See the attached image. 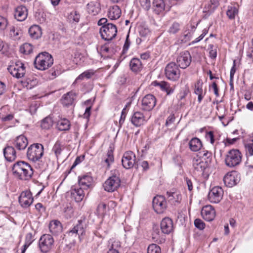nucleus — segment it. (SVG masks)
I'll use <instances>...</instances> for the list:
<instances>
[{
	"label": "nucleus",
	"instance_id": "f257e3e1",
	"mask_svg": "<svg viewBox=\"0 0 253 253\" xmlns=\"http://www.w3.org/2000/svg\"><path fill=\"white\" fill-rule=\"evenodd\" d=\"M12 171L15 177L24 180L30 179L33 174L31 166L24 161L15 163L12 167Z\"/></svg>",
	"mask_w": 253,
	"mask_h": 253
},
{
	"label": "nucleus",
	"instance_id": "f03ea898",
	"mask_svg": "<svg viewBox=\"0 0 253 253\" xmlns=\"http://www.w3.org/2000/svg\"><path fill=\"white\" fill-rule=\"evenodd\" d=\"M107 19L105 18L100 19L98 24L102 26L100 29V34L101 38L105 41H111L114 39L117 33L116 25L112 23H108Z\"/></svg>",
	"mask_w": 253,
	"mask_h": 253
},
{
	"label": "nucleus",
	"instance_id": "7ed1b4c3",
	"mask_svg": "<svg viewBox=\"0 0 253 253\" xmlns=\"http://www.w3.org/2000/svg\"><path fill=\"white\" fill-rule=\"evenodd\" d=\"M53 63V59L52 56L46 52L39 53L34 61L36 68L42 71L51 67Z\"/></svg>",
	"mask_w": 253,
	"mask_h": 253
},
{
	"label": "nucleus",
	"instance_id": "20e7f679",
	"mask_svg": "<svg viewBox=\"0 0 253 253\" xmlns=\"http://www.w3.org/2000/svg\"><path fill=\"white\" fill-rule=\"evenodd\" d=\"M43 146L40 143L31 145L28 148L27 156L28 159L33 162L39 161L43 155Z\"/></svg>",
	"mask_w": 253,
	"mask_h": 253
},
{
	"label": "nucleus",
	"instance_id": "39448f33",
	"mask_svg": "<svg viewBox=\"0 0 253 253\" xmlns=\"http://www.w3.org/2000/svg\"><path fill=\"white\" fill-rule=\"evenodd\" d=\"M121 185V179L118 171L115 170L112 175L104 183L103 187L106 191L113 192Z\"/></svg>",
	"mask_w": 253,
	"mask_h": 253
},
{
	"label": "nucleus",
	"instance_id": "423d86ee",
	"mask_svg": "<svg viewBox=\"0 0 253 253\" xmlns=\"http://www.w3.org/2000/svg\"><path fill=\"white\" fill-rule=\"evenodd\" d=\"M242 157V154L238 150H231L228 152L226 156L225 164L230 168L235 167L241 163Z\"/></svg>",
	"mask_w": 253,
	"mask_h": 253
},
{
	"label": "nucleus",
	"instance_id": "0eeeda50",
	"mask_svg": "<svg viewBox=\"0 0 253 253\" xmlns=\"http://www.w3.org/2000/svg\"><path fill=\"white\" fill-rule=\"evenodd\" d=\"M54 239L49 234L41 236L39 242V248L42 252L46 253L50 251L54 246Z\"/></svg>",
	"mask_w": 253,
	"mask_h": 253
},
{
	"label": "nucleus",
	"instance_id": "6e6552de",
	"mask_svg": "<svg viewBox=\"0 0 253 253\" xmlns=\"http://www.w3.org/2000/svg\"><path fill=\"white\" fill-rule=\"evenodd\" d=\"M165 75L169 80L173 81H177L180 75L178 66L174 62L169 63L165 68Z\"/></svg>",
	"mask_w": 253,
	"mask_h": 253
},
{
	"label": "nucleus",
	"instance_id": "1a4fd4ad",
	"mask_svg": "<svg viewBox=\"0 0 253 253\" xmlns=\"http://www.w3.org/2000/svg\"><path fill=\"white\" fill-rule=\"evenodd\" d=\"M152 205L155 212L159 214L163 213L167 207L165 198L161 195H158L153 198Z\"/></svg>",
	"mask_w": 253,
	"mask_h": 253
},
{
	"label": "nucleus",
	"instance_id": "9d476101",
	"mask_svg": "<svg viewBox=\"0 0 253 253\" xmlns=\"http://www.w3.org/2000/svg\"><path fill=\"white\" fill-rule=\"evenodd\" d=\"M9 72L16 78H21L25 74L24 65L20 61L16 62L14 64L10 65L7 68Z\"/></svg>",
	"mask_w": 253,
	"mask_h": 253
},
{
	"label": "nucleus",
	"instance_id": "9b49d317",
	"mask_svg": "<svg viewBox=\"0 0 253 253\" xmlns=\"http://www.w3.org/2000/svg\"><path fill=\"white\" fill-rule=\"evenodd\" d=\"M223 193V190L221 187H213L209 192L208 199L211 203H218L222 199Z\"/></svg>",
	"mask_w": 253,
	"mask_h": 253
},
{
	"label": "nucleus",
	"instance_id": "f8f14e48",
	"mask_svg": "<svg viewBox=\"0 0 253 253\" xmlns=\"http://www.w3.org/2000/svg\"><path fill=\"white\" fill-rule=\"evenodd\" d=\"M177 66L182 69H186L191 62V56L189 51L185 50L181 52L177 56Z\"/></svg>",
	"mask_w": 253,
	"mask_h": 253
},
{
	"label": "nucleus",
	"instance_id": "ddd939ff",
	"mask_svg": "<svg viewBox=\"0 0 253 253\" xmlns=\"http://www.w3.org/2000/svg\"><path fill=\"white\" fill-rule=\"evenodd\" d=\"M156 104V99L151 94L146 95L141 100V108L143 110L149 111L152 110Z\"/></svg>",
	"mask_w": 253,
	"mask_h": 253
},
{
	"label": "nucleus",
	"instance_id": "4468645a",
	"mask_svg": "<svg viewBox=\"0 0 253 253\" xmlns=\"http://www.w3.org/2000/svg\"><path fill=\"white\" fill-rule=\"evenodd\" d=\"M135 163V155L132 151H127L124 154L122 159V165L126 169L133 167Z\"/></svg>",
	"mask_w": 253,
	"mask_h": 253
},
{
	"label": "nucleus",
	"instance_id": "2eb2a0df",
	"mask_svg": "<svg viewBox=\"0 0 253 253\" xmlns=\"http://www.w3.org/2000/svg\"><path fill=\"white\" fill-rule=\"evenodd\" d=\"M34 199L30 191H23L19 197V202L23 208L29 207L33 202Z\"/></svg>",
	"mask_w": 253,
	"mask_h": 253
},
{
	"label": "nucleus",
	"instance_id": "dca6fc26",
	"mask_svg": "<svg viewBox=\"0 0 253 253\" xmlns=\"http://www.w3.org/2000/svg\"><path fill=\"white\" fill-rule=\"evenodd\" d=\"M208 163L201 157L198 156L194 157L193 159V167L195 171L200 173H203L208 167Z\"/></svg>",
	"mask_w": 253,
	"mask_h": 253
},
{
	"label": "nucleus",
	"instance_id": "f3484780",
	"mask_svg": "<svg viewBox=\"0 0 253 253\" xmlns=\"http://www.w3.org/2000/svg\"><path fill=\"white\" fill-rule=\"evenodd\" d=\"M160 227L163 233L169 234L173 230V221L169 217H165L161 222Z\"/></svg>",
	"mask_w": 253,
	"mask_h": 253
},
{
	"label": "nucleus",
	"instance_id": "a211bd4d",
	"mask_svg": "<svg viewBox=\"0 0 253 253\" xmlns=\"http://www.w3.org/2000/svg\"><path fill=\"white\" fill-rule=\"evenodd\" d=\"M201 215L205 220L211 221L215 216V211L211 205H207L202 208Z\"/></svg>",
	"mask_w": 253,
	"mask_h": 253
},
{
	"label": "nucleus",
	"instance_id": "6ab92c4d",
	"mask_svg": "<svg viewBox=\"0 0 253 253\" xmlns=\"http://www.w3.org/2000/svg\"><path fill=\"white\" fill-rule=\"evenodd\" d=\"M130 121L134 126L139 127L145 124L147 120L143 113L139 111H136L131 116Z\"/></svg>",
	"mask_w": 253,
	"mask_h": 253
},
{
	"label": "nucleus",
	"instance_id": "aec40b11",
	"mask_svg": "<svg viewBox=\"0 0 253 253\" xmlns=\"http://www.w3.org/2000/svg\"><path fill=\"white\" fill-rule=\"evenodd\" d=\"M223 181L227 186L232 187L238 182L239 177L235 172H232L224 176Z\"/></svg>",
	"mask_w": 253,
	"mask_h": 253
},
{
	"label": "nucleus",
	"instance_id": "412c9836",
	"mask_svg": "<svg viewBox=\"0 0 253 253\" xmlns=\"http://www.w3.org/2000/svg\"><path fill=\"white\" fill-rule=\"evenodd\" d=\"M14 17L17 21H23L26 19L28 15L27 8L23 5L16 7L14 10Z\"/></svg>",
	"mask_w": 253,
	"mask_h": 253
},
{
	"label": "nucleus",
	"instance_id": "4be33fe9",
	"mask_svg": "<svg viewBox=\"0 0 253 253\" xmlns=\"http://www.w3.org/2000/svg\"><path fill=\"white\" fill-rule=\"evenodd\" d=\"M13 144L18 150L21 151L24 150L27 147L28 141L24 135H20L15 138Z\"/></svg>",
	"mask_w": 253,
	"mask_h": 253
},
{
	"label": "nucleus",
	"instance_id": "5701e85b",
	"mask_svg": "<svg viewBox=\"0 0 253 253\" xmlns=\"http://www.w3.org/2000/svg\"><path fill=\"white\" fill-rule=\"evenodd\" d=\"M70 192L71 198L76 202L82 201L85 196V193L82 188L71 189Z\"/></svg>",
	"mask_w": 253,
	"mask_h": 253
},
{
	"label": "nucleus",
	"instance_id": "b1692460",
	"mask_svg": "<svg viewBox=\"0 0 253 253\" xmlns=\"http://www.w3.org/2000/svg\"><path fill=\"white\" fill-rule=\"evenodd\" d=\"M203 83L202 80H198L195 84L194 93L198 95V101L200 103L201 102L206 91L204 92L203 89Z\"/></svg>",
	"mask_w": 253,
	"mask_h": 253
},
{
	"label": "nucleus",
	"instance_id": "393cba45",
	"mask_svg": "<svg viewBox=\"0 0 253 253\" xmlns=\"http://www.w3.org/2000/svg\"><path fill=\"white\" fill-rule=\"evenodd\" d=\"M76 93L72 91L64 94L62 99V103L64 106H68L73 104L75 99H76Z\"/></svg>",
	"mask_w": 253,
	"mask_h": 253
},
{
	"label": "nucleus",
	"instance_id": "a878e982",
	"mask_svg": "<svg viewBox=\"0 0 253 253\" xmlns=\"http://www.w3.org/2000/svg\"><path fill=\"white\" fill-rule=\"evenodd\" d=\"M5 159L9 162L14 161L16 158V151L12 146H7L3 149Z\"/></svg>",
	"mask_w": 253,
	"mask_h": 253
},
{
	"label": "nucleus",
	"instance_id": "bb28decb",
	"mask_svg": "<svg viewBox=\"0 0 253 253\" xmlns=\"http://www.w3.org/2000/svg\"><path fill=\"white\" fill-rule=\"evenodd\" d=\"M153 84L154 85L159 86L163 90L166 91L168 95L172 94L175 89L174 85L171 86L169 84L166 82H154Z\"/></svg>",
	"mask_w": 253,
	"mask_h": 253
},
{
	"label": "nucleus",
	"instance_id": "cd10ccee",
	"mask_svg": "<svg viewBox=\"0 0 253 253\" xmlns=\"http://www.w3.org/2000/svg\"><path fill=\"white\" fill-rule=\"evenodd\" d=\"M92 181L91 176L89 175H84L81 177H79V184L83 189H87L90 185Z\"/></svg>",
	"mask_w": 253,
	"mask_h": 253
},
{
	"label": "nucleus",
	"instance_id": "c85d7f7f",
	"mask_svg": "<svg viewBox=\"0 0 253 253\" xmlns=\"http://www.w3.org/2000/svg\"><path fill=\"white\" fill-rule=\"evenodd\" d=\"M121 14V10L117 5L110 7L108 11V16L111 20L118 19Z\"/></svg>",
	"mask_w": 253,
	"mask_h": 253
},
{
	"label": "nucleus",
	"instance_id": "c756f323",
	"mask_svg": "<svg viewBox=\"0 0 253 253\" xmlns=\"http://www.w3.org/2000/svg\"><path fill=\"white\" fill-rule=\"evenodd\" d=\"M50 232L54 235H57L62 230V224L59 221L53 220L50 222L49 225Z\"/></svg>",
	"mask_w": 253,
	"mask_h": 253
},
{
	"label": "nucleus",
	"instance_id": "7c9ffc66",
	"mask_svg": "<svg viewBox=\"0 0 253 253\" xmlns=\"http://www.w3.org/2000/svg\"><path fill=\"white\" fill-rule=\"evenodd\" d=\"M29 33L32 38L38 39L40 38L42 35L41 28L38 25H33L29 28Z\"/></svg>",
	"mask_w": 253,
	"mask_h": 253
},
{
	"label": "nucleus",
	"instance_id": "2f4dec72",
	"mask_svg": "<svg viewBox=\"0 0 253 253\" xmlns=\"http://www.w3.org/2000/svg\"><path fill=\"white\" fill-rule=\"evenodd\" d=\"M87 9L89 13L95 15L100 11V3L96 1H91L87 4Z\"/></svg>",
	"mask_w": 253,
	"mask_h": 253
},
{
	"label": "nucleus",
	"instance_id": "473e14b6",
	"mask_svg": "<svg viewBox=\"0 0 253 253\" xmlns=\"http://www.w3.org/2000/svg\"><path fill=\"white\" fill-rule=\"evenodd\" d=\"M56 126L57 129L60 131H67L70 128L71 123L68 119L62 118L57 122Z\"/></svg>",
	"mask_w": 253,
	"mask_h": 253
},
{
	"label": "nucleus",
	"instance_id": "72a5a7b5",
	"mask_svg": "<svg viewBox=\"0 0 253 253\" xmlns=\"http://www.w3.org/2000/svg\"><path fill=\"white\" fill-rule=\"evenodd\" d=\"M219 4V1L217 0H210L205 5L204 12L211 14L218 6Z\"/></svg>",
	"mask_w": 253,
	"mask_h": 253
},
{
	"label": "nucleus",
	"instance_id": "f704fd0d",
	"mask_svg": "<svg viewBox=\"0 0 253 253\" xmlns=\"http://www.w3.org/2000/svg\"><path fill=\"white\" fill-rule=\"evenodd\" d=\"M153 5L154 12L160 14L165 10V4L163 0H154Z\"/></svg>",
	"mask_w": 253,
	"mask_h": 253
},
{
	"label": "nucleus",
	"instance_id": "c9c22d12",
	"mask_svg": "<svg viewBox=\"0 0 253 253\" xmlns=\"http://www.w3.org/2000/svg\"><path fill=\"white\" fill-rule=\"evenodd\" d=\"M131 70L134 72H138L142 69V64L140 59L136 58H132L129 63Z\"/></svg>",
	"mask_w": 253,
	"mask_h": 253
},
{
	"label": "nucleus",
	"instance_id": "e433bc0d",
	"mask_svg": "<svg viewBox=\"0 0 253 253\" xmlns=\"http://www.w3.org/2000/svg\"><path fill=\"white\" fill-rule=\"evenodd\" d=\"M84 233V229L81 220L78 221V223L73 227V228L69 231V234H75L79 236L83 235Z\"/></svg>",
	"mask_w": 253,
	"mask_h": 253
},
{
	"label": "nucleus",
	"instance_id": "4c0bfd02",
	"mask_svg": "<svg viewBox=\"0 0 253 253\" xmlns=\"http://www.w3.org/2000/svg\"><path fill=\"white\" fill-rule=\"evenodd\" d=\"M189 145L190 149L194 152H197L199 151L200 150L202 146L201 140L197 137L192 138L189 141Z\"/></svg>",
	"mask_w": 253,
	"mask_h": 253
},
{
	"label": "nucleus",
	"instance_id": "58836bf2",
	"mask_svg": "<svg viewBox=\"0 0 253 253\" xmlns=\"http://www.w3.org/2000/svg\"><path fill=\"white\" fill-rule=\"evenodd\" d=\"M169 200L173 204L180 203L181 200V195L177 192H169L167 193Z\"/></svg>",
	"mask_w": 253,
	"mask_h": 253
},
{
	"label": "nucleus",
	"instance_id": "ea45409f",
	"mask_svg": "<svg viewBox=\"0 0 253 253\" xmlns=\"http://www.w3.org/2000/svg\"><path fill=\"white\" fill-rule=\"evenodd\" d=\"M95 72L92 69L86 70L82 74H81L76 79L74 84L78 82L79 81H82L84 79H89L94 75Z\"/></svg>",
	"mask_w": 253,
	"mask_h": 253
},
{
	"label": "nucleus",
	"instance_id": "a19ab883",
	"mask_svg": "<svg viewBox=\"0 0 253 253\" xmlns=\"http://www.w3.org/2000/svg\"><path fill=\"white\" fill-rule=\"evenodd\" d=\"M53 124V121L50 116L46 117L41 121V126L42 129H48Z\"/></svg>",
	"mask_w": 253,
	"mask_h": 253
},
{
	"label": "nucleus",
	"instance_id": "79ce46f5",
	"mask_svg": "<svg viewBox=\"0 0 253 253\" xmlns=\"http://www.w3.org/2000/svg\"><path fill=\"white\" fill-rule=\"evenodd\" d=\"M33 47L32 45L29 43H25L20 47V51L21 53L25 54H30L33 52Z\"/></svg>",
	"mask_w": 253,
	"mask_h": 253
},
{
	"label": "nucleus",
	"instance_id": "37998d69",
	"mask_svg": "<svg viewBox=\"0 0 253 253\" xmlns=\"http://www.w3.org/2000/svg\"><path fill=\"white\" fill-rule=\"evenodd\" d=\"M68 20L75 23H77L79 22L80 19V13L76 10L71 11L68 16Z\"/></svg>",
	"mask_w": 253,
	"mask_h": 253
},
{
	"label": "nucleus",
	"instance_id": "c03bdc74",
	"mask_svg": "<svg viewBox=\"0 0 253 253\" xmlns=\"http://www.w3.org/2000/svg\"><path fill=\"white\" fill-rule=\"evenodd\" d=\"M33 241L34 239L32 234L31 233L27 234L25 237V243L23 247L21 253H25L27 248L32 244Z\"/></svg>",
	"mask_w": 253,
	"mask_h": 253
},
{
	"label": "nucleus",
	"instance_id": "a18cd8bd",
	"mask_svg": "<svg viewBox=\"0 0 253 253\" xmlns=\"http://www.w3.org/2000/svg\"><path fill=\"white\" fill-rule=\"evenodd\" d=\"M238 12V10L235 6H229L226 11V14L229 19H233L235 16L237 15Z\"/></svg>",
	"mask_w": 253,
	"mask_h": 253
},
{
	"label": "nucleus",
	"instance_id": "49530a36",
	"mask_svg": "<svg viewBox=\"0 0 253 253\" xmlns=\"http://www.w3.org/2000/svg\"><path fill=\"white\" fill-rule=\"evenodd\" d=\"M63 149L64 146L61 145L60 142L57 141L54 145L52 151L54 152L56 157L58 158Z\"/></svg>",
	"mask_w": 253,
	"mask_h": 253
},
{
	"label": "nucleus",
	"instance_id": "de8ad7c7",
	"mask_svg": "<svg viewBox=\"0 0 253 253\" xmlns=\"http://www.w3.org/2000/svg\"><path fill=\"white\" fill-rule=\"evenodd\" d=\"M26 83L27 88L31 89L38 84V80L36 77H30L26 79Z\"/></svg>",
	"mask_w": 253,
	"mask_h": 253
},
{
	"label": "nucleus",
	"instance_id": "09e8293b",
	"mask_svg": "<svg viewBox=\"0 0 253 253\" xmlns=\"http://www.w3.org/2000/svg\"><path fill=\"white\" fill-rule=\"evenodd\" d=\"M139 35L141 37V39H139L140 41L144 40L145 39L150 35V30L148 28L144 27H141L139 28Z\"/></svg>",
	"mask_w": 253,
	"mask_h": 253
},
{
	"label": "nucleus",
	"instance_id": "8fccbe9b",
	"mask_svg": "<svg viewBox=\"0 0 253 253\" xmlns=\"http://www.w3.org/2000/svg\"><path fill=\"white\" fill-rule=\"evenodd\" d=\"M107 157L104 159V162L106 164L107 167L109 168L110 165L114 162L113 153L111 149L108 150Z\"/></svg>",
	"mask_w": 253,
	"mask_h": 253
},
{
	"label": "nucleus",
	"instance_id": "3c124183",
	"mask_svg": "<svg viewBox=\"0 0 253 253\" xmlns=\"http://www.w3.org/2000/svg\"><path fill=\"white\" fill-rule=\"evenodd\" d=\"M97 212L99 215L104 216L107 212V206L105 203H102L98 205Z\"/></svg>",
	"mask_w": 253,
	"mask_h": 253
},
{
	"label": "nucleus",
	"instance_id": "603ef678",
	"mask_svg": "<svg viewBox=\"0 0 253 253\" xmlns=\"http://www.w3.org/2000/svg\"><path fill=\"white\" fill-rule=\"evenodd\" d=\"M147 253H161V250L159 246L152 244L148 247Z\"/></svg>",
	"mask_w": 253,
	"mask_h": 253
},
{
	"label": "nucleus",
	"instance_id": "864d4df0",
	"mask_svg": "<svg viewBox=\"0 0 253 253\" xmlns=\"http://www.w3.org/2000/svg\"><path fill=\"white\" fill-rule=\"evenodd\" d=\"M101 49L103 53H107L110 54H114L116 51V50L114 49H111V46L108 43L102 46Z\"/></svg>",
	"mask_w": 253,
	"mask_h": 253
},
{
	"label": "nucleus",
	"instance_id": "5fc2aeb1",
	"mask_svg": "<svg viewBox=\"0 0 253 253\" xmlns=\"http://www.w3.org/2000/svg\"><path fill=\"white\" fill-rule=\"evenodd\" d=\"M74 215V210L72 206H68L64 209V215L66 218H70Z\"/></svg>",
	"mask_w": 253,
	"mask_h": 253
},
{
	"label": "nucleus",
	"instance_id": "6e6d98bb",
	"mask_svg": "<svg viewBox=\"0 0 253 253\" xmlns=\"http://www.w3.org/2000/svg\"><path fill=\"white\" fill-rule=\"evenodd\" d=\"M180 30V26L179 23L177 22H174L173 24L170 26L169 29V32L170 34H174L178 32Z\"/></svg>",
	"mask_w": 253,
	"mask_h": 253
},
{
	"label": "nucleus",
	"instance_id": "4d7b16f0",
	"mask_svg": "<svg viewBox=\"0 0 253 253\" xmlns=\"http://www.w3.org/2000/svg\"><path fill=\"white\" fill-rule=\"evenodd\" d=\"M209 50L210 57L212 59L215 58L217 56L216 48L214 47L213 44H211L209 45Z\"/></svg>",
	"mask_w": 253,
	"mask_h": 253
},
{
	"label": "nucleus",
	"instance_id": "13d9d810",
	"mask_svg": "<svg viewBox=\"0 0 253 253\" xmlns=\"http://www.w3.org/2000/svg\"><path fill=\"white\" fill-rule=\"evenodd\" d=\"M195 227L199 230H203L205 227V224L201 219L197 218L194 221Z\"/></svg>",
	"mask_w": 253,
	"mask_h": 253
},
{
	"label": "nucleus",
	"instance_id": "bf43d9fd",
	"mask_svg": "<svg viewBox=\"0 0 253 253\" xmlns=\"http://www.w3.org/2000/svg\"><path fill=\"white\" fill-rule=\"evenodd\" d=\"M8 24L7 20L5 17L0 16V30L6 29Z\"/></svg>",
	"mask_w": 253,
	"mask_h": 253
},
{
	"label": "nucleus",
	"instance_id": "052dcab7",
	"mask_svg": "<svg viewBox=\"0 0 253 253\" xmlns=\"http://www.w3.org/2000/svg\"><path fill=\"white\" fill-rule=\"evenodd\" d=\"M120 247V245L119 242H114L113 244H112L111 246L109 248L108 251L107 252V253H119L118 251L115 249L114 248H117L118 247Z\"/></svg>",
	"mask_w": 253,
	"mask_h": 253
},
{
	"label": "nucleus",
	"instance_id": "680f3d73",
	"mask_svg": "<svg viewBox=\"0 0 253 253\" xmlns=\"http://www.w3.org/2000/svg\"><path fill=\"white\" fill-rule=\"evenodd\" d=\"M247 154L250 156L253 155V140L245 146Z\"/></svg>",
	"mask_w": 253,
	"mask_h": 253
},
{
	"label": "nucleus",
	"instance_id": "e2e57ef3",
	"mask_svg": "<svg viewBox=\"0 0 253 253\" xmlns=\"http://www.w3.org/2000/svg\"><path fill=\"white\" fill-rule=\"evenodd\" d=\"M206 138L207 140L210 141L211 144H213L214 142V135L212 131L208 132L206 134Z\"/></svg>",
	"mask_w": 253,
	"mask_h": 253
},
{
	"label": "nucleus",
	"instance_id": "0e129e2a",
	"mask_svg": "<svg viewBox=\"0 0 253 253\" xmlns=\"http://www.w3.org/2000/svg\"><path fill=\"white\" fill-rule=\"evenodd\" d=\"M130 42L129 39V35L127 34L126 36V42L124 45V47H123V53H126L127 51V50L129 48V47L130 46Z\"/></svg>",
	"mask_w": 253,
	"mask_h": 253
},
{
	"label": "nucleus",
	"instance_id": "69168bd1",
	"mask_svg": "<svg viewBox=\"0 0 253 253\" xmlns=\"http://www.w3.org/2000/svg\"><path fill=\"white\" fill-rule=\"evenodd\" d=\"M126 117V109L124 108L122 111L121 116L119 121L120 125L121 126L125 122Z\"/></svg>",
	"mask_w": 253,
	"mask_h": 253
},
{
	"label": "nucleus",
	"instance_id": "338daca9",
	"mask_svg": "<svg viewBox=\"0 0 253 253\" xmlns=\"http://www.w3.org/2000/svg\"><path fill=\"white\" fill-rule=\"evenodd\" d=\"M192 37V34L190 32H187L186 34H184L183 36V38L181 39V41L184 42H186L187 41H189Z\"/></svg>",
	"mask_w": 253,
	"mask_h": 253
},
{
	"label": "nucleus",
	"instance_id": "774afa93",
	"mask_svg": "<svg viewBox=\"0 0 253 253\" xmlns=\"http://www.w3.org/2000/svg\"><path fill=\"white\" fill-rule=\"evenodd\" d=\"M36 209L40 212H42L45 211V208L42 203H39L35 205Z\"/></svg>",
	"mask_w": 253,
	"mask_h": 253
}]
</instances>
